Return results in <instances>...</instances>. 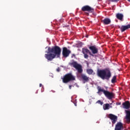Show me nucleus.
<instances>
[{"label": "nucleus", "instance_id": "f257e3e1", "mask_svg": "<svg viewBox=\"0 0 130 130\" xmlns=\"http://www.w3.org/2000/svg\"><path fill=\"white\" fill-rule=\"evenodd\" d=\"M45 57L49 61H52L54 58L60 57V53H61V49L58 46H55L52 48L49 47L48 51L45 52Z\"/></svg>", "mask_w": 130, "mask_h": 130}, {"label": "nucleus", "instance_id": "f03ea898", "mask_svg": "<svg viewBox=\"0 0 130 130\" xmlns=\"http://www.w3.org/2000/svg\"><path fill=\"white\" fill-rule=\"evenodd\" d=\"M97 76L99 78H101L102 80H109L111 78V71L110 69L106 68L105 69L97 70Z\"/></svg>", "mask_w": 130, "mask_h": 130}, {"label": "nucleus", "instance_id": "7ed1b4c3", "mask_svg": "<svg viewBox=\"0 0 130 130\" xmlns=\"http://www.w3.org/2000/svg\"><path fill=\"white\" fill-rule=\"evenodd\" d=\"M98 90V93H100V92H103L105 96L109 100H111L113 97H114V94L113 92H109V91L105 90V89L101 88L100 86L97 87Z\"/></svg>", "mask_w": 130, "mask_h": 130}, {"label": "nucleus", "instance_id": "20e7f679", "mask_svg": "<svg viewBox=\"0 0 130 130\" xmlns=\"http://www.w3.org/2000/svg\"><path fill=\"white\" fill-rule=\"evenodd\" d=\"M69 64L70 67H73L74 69H76L79 74H82L83 73L82 65L78 63V62L75 61V60L71 61V62L69 63Z\"/></svg>", "mask_w": 130, "mask_h": 130}, {"label": "nucleus", "instance_id": "39448f33", "mask_svg": "<svg viewBox=\"0 0 130 130\" xmlns=\"http://www.w3.org/2000/svg\"><path fill=\"white\" fill-rule=\"evenodd\" d=\"M62 80L63 83L67 84L72 81H76V77L70 73L65 75L62 78Z\"/></svg>", "mask_w": 130, "mask_h": 130}, {"label": "nucleus", "instance_id": "423d86ee", "mask_svg": "<svg viewBox=\"0 0 130 130\" xmlns=\"http://www.w3.org/2000/svg\"><path fill=\"white\" fill-rule=\"evenodd\" d=\"M82 52L84 54V58L88 59V58L89 57L88 53H89V54L91 56H94V55H93V54H92V53H91L90 50H89V49H88L82 48Z\"/></svg>", "mask_w": 130, "mask_h": 130}, {"label": "nucleus", "instance_id": "0eeeda50", "mask_svg": "<svg viewBox=\"0 0 130 130\" xmlns=\"http://www.w3.org/2000/svg\"><path fill=\"white\" fill-rule=\"evenodd\" d=\"M81 10L82 12H89V13H93V12H94V8H92L88 5H86L82 7Z\"/></svg>", "mask_w": 130, "mask_h": 130}, {"label": "nucleus", "instance_id": "6e6552de", "mask_svg": "<svg viewBox=\"0 0 130 130\" xmlns=\"http://www.w3.org/2000/svg\"><path fill=\"white\" fill-rule=\"evenodd\" d=\"M108 118L111 119L112 123L114 124L117 121V116L113 114H109L108 116Z\"/></svg>", "mask_w": 130, "mask_h": 130}, {"label": "nucleus", "instance_id": "1a4fd4ad", "mask_svg": "<svg viewBox=\"0 0 130 130\" xmlns=\"http://www.w3.org/2000/svg\"><path fill=\"white\" fill-rule=\"evenodd\" d=\"M70 53H71V51L68 49L67 47H63L62 48V54L64 57H68V56L70 55Z\"/></svg>", "mask_w": 130, "mask_h": 130}, {"label": "nucleus", "instance_id": "9d476101", "mask_svg": "<svg viewBox=\"0 0 130 130\" xmlns=\"http://www.w3.org/2000/svg\"><path fill=\"white\" fill-rule=\"evenodd\" d=\"M88 48L91 51L92 54H97L98 53V48L95 45L90 46Z\"/></svg>", "mask_w": 130, "mask_h": 130}, {"label": "nucleus", "instance_id": "9b49d317", "mask_svg": "<svg viewBox=\"0 0 130 130\" xmlns=\"http://www.w3.org/2000/svg\"><path fill=\"white\" fill-rule=\"evenodd\" d=\"M123 129V124L120 122H118L115 125V130Z\"/></svg>", "mask_w": 130, "mask_h": 130}, {"label": "nucleus", "instance_id": "f8f14e48", "mask_svg": "<svg viewBox=\"0 0 130 130\" xmlns=\"http://www.w3.org/2000/svg\"><path fill=\"white\" fill-rule=\"evenodd\" d=\"M123 108L125 109H128L130 107L129 101H127L122 103Z\"/></svg>", "mask_w": 130, "mask_h": 130}, {"label": "nucleus", "instance_id": "ddd939ff", "mask_svg": "<svg viewBox=\"0 0 130 130\" xmlns=\"http://www.w3.org/2000/svg\"><path fill=\"white\" fill-rule=\"evenodd\" d=\"M126 112V121L127 123H130V111L128 110H125Z\"/></svg>", "mask_w": 130, "mask_h": 130}, {"label": "nucleus", "instance_id": "4468645a", "mask_svg": "<svg viewBox=\"0 0 130 130\" xmlns=\"http://www.w3.org/2000/svg\"><path fill=\"white\" fill-rule=\"evenodd\" d=\"M81 79L83 81V83H87V82L89 81V77L88 76H86L85 74H82L81 75Z\"/></svg>", "mask_w": 130, "mask_h": 130}, {"label": "nucleus", "instance_id": "2eb2a0df", "mask_svg": "<svg viewBox=\"0 0 130 130\" xmlns=\"http://www.w3.org/2000/svg\"><path fill=\"white\" fill-rule=\"evenodd\" d=\"M102 23H103L105 25H109L111 23V20L109 18H105L102 20Z\"/></svg>", "mask_w": 130, "mask_h": 130}, {"label": "nucleus", "instance_id": "dca6fc26", "mask_svg": "<svg viewBox=\"0 0 130 130\" xmlns=\"http://www.w3.org/2000/svg\"><path fill=\"white\" fill-rule=\"evenodd\" d=\"M120 29L121 32H124L125 30H127V29H130V24H128L127 25H122Z\"/></svg>", "mask_w": 130, "mask_h": 130}, {"label": "nucleus", "instance_id": "f3484780", "mask_svg": "<svg viewBox=\"0 0 130 130\" xmlns=\"http://www.w3.org/2000/svg\"><path fill=\"white\" fill-rule=\"evenodd\" d=\"M116 17L118 20H119L120 21H122L123 19V14L121 13H117L116 15Z\"/></svg>", "mask_w": 130, "mask_h": 130}, {"label": "nucleus", "instance_id": "a211bd4d", "mask_svg": "<svg viewBox=\"0 0 130 130\" xmlns=\"http://www.w3.org/2000/svg\"><path fill=\"white\" fill-rule=\"evenodd\" d=\"M109 107H110V105L109 104H106L104 105L103 108L104 110H108L109 109Z\"/></svg>", "mask_w": 130, "mask_h": 130}, {"label": "nucleus", "instance_id": "6ab92c4d", "mask_svg": "<svg viewBox=\"0 0 130 130\" xmlns=\"http://www.w3.org/2000/svg\"><path fill=\"white\" fill-rule=\"evenodd\" d=\"M111 83L112 84H114V83H116V76H114L111 80Z\"/></svg>", "mask_w": 130, "mask_h": 130}, {"label": "nucleus", "instance_id": "aec40b11", "mask_svg": "<svg viewBox=\"0 0 130 130\" xmlns=\"http://www.w3.org/2000/svg\"><path fill=\"white\" fill-rule=\"evenodd\" d=\"M87 73L88 74V75H92V74H93V70L88 69L87 70Z\"/></svg>", "mask_w": 130, "mask_h": 130}, {"label": "nucleus", "instance_id": "412c9836", "mask_svg": "<svg viewBox=\"0 0 130 130\" xmlns=\"http://www.w3.org/2000/svg\"><path fill=\"white\" fill-rule=\"evenodd\" d=\"M96 103H98V104H100V105H103V102H102L101 101L99 100Z\"/></svg>", "mask_w": 130, "mask_h": 130}, {"label": "nucleus", "instance_id": "4be33fe9", "mask_svg": "<svg viewBox=\"0 0 130 130\" xmlns=\"http://www.w3.org/2000/svg\"><path fill=\"white\" fill-rule=\"evenodd\" d=\"M111 2H112L113 3H116L117 2H118L119 0H110Z\"/></svg>", "mask_w": 130, "mask_h": 130}, {"label": "nucleus", "instance_id": "5701e85b", "mask_svg": "<svg viewBox=\"0 0 130 130\" xmlns=\"http://www.w3.org/2000/svg\"><path fill=\"white\" fill-rule=\"evenodd\" d=\"M56 71L57 72H59L60 71V69H59V68H58L57 69H56Z\"/></svg>", "mask_w": 130, "mask_h": 130}, {"label": "nucleus", "instance_id": "b1692460", "mask_svg": "<svg viewBox=\"0 0 130 130\" xmlns=\"http://www.w3.org/2000/svg\"><path fill=\"white\" fill-rule=\"evenodd\" d=\"M72 85H69V89L71 90V89H72Z\"/></svg>", "mask_w": 130, "mask_h": 130}, {"label": "nucleus", "instance_id": "393cba45", "mask_svg": "<svg viewBox=\"0 0 130 130\" xmlns=\"http://www.w3.org/2000/svg\"><path fill=\"white\" fill-rule=\"evenodd\" d=\"M39 86L40 87H42V84L40 83Z\"/></svg>", "mask_w": 130, "mask_h": 130}, {"label": "nucleus", "instance_id": "a878e982", "mask_svg": "<svg viewBox=\"0 0 130 130\" xmlns=\"http://www.w3.org/2000/svg\"><path fill=\"white\" fill-rule=\"evenodd\" d=\"M127 1H128V2H129L130 3V0H127Z\"/></svg>", "mask_w": 130, "mask_h": 130}]
</instances>
